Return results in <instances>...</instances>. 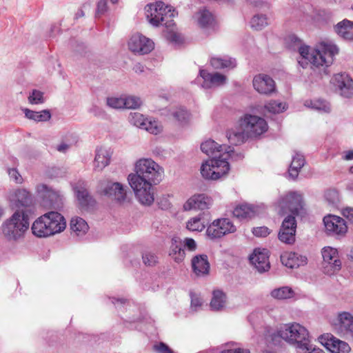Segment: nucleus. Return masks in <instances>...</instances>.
<instances>
[{
  "mask_svg": "<svg viewBox=\"0 0 353 353\" xmlns=\"http://www.w3.org/2000/svg\"><path fill=\"white\" fill-rule=\"evenodd\" d=\"M278 335L288 343L295 345L297 353H300L301 349L310 342L307 330L296 323L284 325L279 330Z\"/></svg>",
  "mask_w": 353,
  "mask_h": 353,
  "instance_id": "nucleus-4",
  "label": "nucleus"
},
{
  "mask_svg": "<svg viewBox=\"0 0 353 353\" xmlns=\"http://www.w3.org/2000/svg\"><path fill=\"white\" fill-rule=\"evenodd\" d=\"M170 256L177 263H180L184 259L185 251L182 248L181 239L177 236L172 239Z\"/></svg>",
  "mask_w": 353,
  "mask_h": 353,
  "instance_id": "nucleus-34",
  "label": "nucleus"
},
{
  "mask_svg": "<svg viewBox=\"0 0 353 353\" xmlns=\"http://www.w3.org/2000/svg\"><path fill=\"white\" fill-rule=\"evenodd\" d=\"M339 94L345 97L350 98L353 96V81L345 74H336L332 80Z\"/></svg>",
  "mask_w": 353,
  "mask_h": 353,
  "instance_id": "nucleus-18",
  "label": "nucleus"
},
{
  "mask_svg": "<svg viewBox=\"0 0 353 353\" xmlns=\"http://www.w3.org/2000/svg\"><path fill=\"white\" fill-rule=\"evenodd\" d=\"M191 309L194 311H197L203 305V299L200 297V296L191 293Z\"/></svg>",
  "mask_w": 353,
  "mask_h": 353,
  "instance_id": "nucleus-54",
  "label": "nucleus"
},
{
  "mask_svg": "<svg viewBox=\"0 0 353 353\" xmlns=\"http://www.w3.org/2000/svg\"><path fill=\"white\" fill-rule=\"evenodd\" d=\"M123 101L125 103L124 108L126 109H137L142 105L141 98L137 96H123Z\"/></svg>",
  "mask_w": 353,
  "mask_h": 353,
  "instance_id": "nucleus-47",
  "label": "nucleus"
},
{
  "mask_svg": "<svg viewBox=\"0 0 353 353\" xmlns=\"http://www.w3.org/2000/svg\"><path fill=\"white\" fill-rule=\"evenodd\" d=\"M323 271L325 274L333 275L341 268V261L339 259L338 251L332 247H325L322 250Z\"/></svg>",
  "mask_w": 353,
  "mask_h": 353,
  "instance_id": "nucleus-12",
  "label": "nucleus"
},
{
  "mask_svg": "<svg viewBox=\"0 0 353 353\" xmlns=\"http://www.w3.org/2000/svg\"><path fill=\"white\" fill-rule=\"evenodd\" d=\"M170 114L180 125H184L189 123L191 119V114L184 107H174L170 110Z\"/></svg>",
  "mask_w": 353,
  "mask_h": 353,
  "instance_id": "nucleus-33",
  "label": "nucleus"
},
{
  "mask_svg": "<svg viewBox=\"0 0 353 353\" xmlns=\"http://www.w3.org/2000/svg\"><path fill=\"white\" fill-rule=\"evenodd\" d=\"M8 173L10 178L16 183L20 184L23 182V178L17 169H8Z\"/></svg>",
  "mask_w": 353,
  "mask_h": 353,
  "instance_id": "nucleus-56",
  "label": "nucleus"
},
{
  "mask_svg": "<svg viewBox=\"0 0 353 353\" xmlns=\"http://www.w3.org/2000/svg\"><path fill=\"white\" fill-rule=\"evenodd\" d=\"M288 47L298 50L300 57L299 64L303 68L310 63L314 66H328L332 63L333 57L338 54L339 49L336 45L321 42L316 49H311L308 46L302 45L301 41L295 35H289L285 39Z\"/></svg>",
  "mask_w": 353,
  "mask_h": 353,
  "instance_id": "nucleus-2",
  "label": "nucleus"
},
{
  "mask_svg": "<svg viewBox=\"0 0 353 353\" xmlns=\"http://www.w3.org/2000/svg\"><path fill=\"white\" fill-rule=\"evenodd\" d=\"M98 192L119 203L127 201V187L119 182L108 179L100 181L97 187Z\"/></svg>",
  "mask_w": 353,
  "mask_h": 353,
  "instance_id": "nucleus-7",
  "label": "nucleus"
},
{
  "mask_svg": "<svg viewBox=\"0 0 353 353\" xmlns=\"http://www.w3.org/2000/svg\"><path fill=\"white\" fill-rule=\"evenodd\" d=\"M194 19L198 26L202 28L210 27L214 21L212 14L205 8L200 9L195 14Z\"/></svg>",
  "mask_w": 353,
  "mask_h": 353,
  "instance_id": "nucleus-37",
  "label": "nucleus"
},
{
  "mask_svg": "<svg viewBox=\"0 0 353 353\" xmlns=\"http://www.w3.org/2000/svg\"><path fill=\"white\" fill-rule=\"evenodd\" d=\"M205 227V224L201 220V215L190 219L186 223L187 229L192 232H201Z\"/></svg>",
  "mask_w": 353,
  "mask_h": 353,
  "instance_id": "nucleus-44",
  "label": "nucleus"
},
{
  "mask_svg": "<svg viewBox=\"0 0 353 353\" xmlns=\"http://www.w3.org/2000/svg\"><path fill=\"white\" fill-rule=\"evenodd\" d=\"M23 112L26 118L37 122L47 121L51 119V113L48 110L37 112L26 108Z\"/></svg>",
  "mask_w": 353,
  "mask_h": 353,
  "instance_id": "nucleus-40",
  "label": "nucleus"
},
{
  "mask_svg": "<svg viewBox=\"0 0 353 353\" xmlns=\"http://www.w3.org/2000/svg\"><path fill=\"white\" fill-rule=\"evenodd\" d=\"M107 0H99L97 6L96 17H99L104 14L107 11Z\"/></svg>",
  "mask_w": 353,
  "mask_h": 353,
  "instance_id": "nucleus-58",
  "label": "nucleus"
},
{
  "mask_svg": "<svg viewBox=\"0 0 353 353\" xmlns=\"http://www.w3.org/2000/svg\"><path fill=\"white\" fill-rule=\"evenodd\" d=\"M254 90L259 94L270 95L276 91L274 81L268 75L259 74L252 81Z\"/></svg>",
  "mask_w": 353,
  "mask_h": 353,
  "instance_id": "nucleus-17",
  "label": "nucleus"
},
{
  "mask_svg": "<svg viewBox=\"0 0 353 353\" xmlns=\"http://www.w3.org/2000/svg\"><path fill=\"white\" fill-rule=\"evenodd\" d=\"M143 262L145 265L153 266L157 263V256L151 252L146 251L142 255Z\"/></svg>",
  "mask_w": 353,
  "mask_h": 353,
  "instance_id": "nucleus-53",
  "label": "nucleus"
},
{
  "mask_svg": "<svg viewBox=\"0 0 353 353\" xmlns=\"http://www.w3.org/2000/svg\"><path fill=\"white\" fill-rule=\"evenodd\" d=\"M323 223L326 232L330 236H343L347 231L345 220L339 216H326L323 219Z\"/></svg>",
  "mask_w": 353,
  "mask_h": 353,
  "instance_id": "nucleus-15",
  "label": "nucleus"
},
{
  "mask_svg": "<svg viewBox=\"0 0 353 353\" xmlns=\"http://www.w3.org/2000/svg\"><path fill=\"white\" fill-rule=\"evenodd\" d=\"M77 199L82 208H88L94 203L83 183H78L74 188Z\"/></svg>",
  "mask_w": 353,
  "mask_h": 353,
  "instance_id": "nucleus-26",
  "label": "nucleus"
},
{
  "mask_svg": "<svg viewBox=\"0 0 353 353\" xmlns=\"http://www.w3.org/2000/svg\"><path fill=\"white\" fill-rule=\"evenodd\" d=\"M184 246L190 251H194L196 248L195 241L191 238H185L184 240Z\"/></svg>",
  "mask_w": 353,
  "mask_h": 353,
  "instance_id": "nucleus-60",
  "label": "nucleus"
},
{
  "mask_svg": "<svg viewBox=\"0 0 353 353\" xmlns=\"http://www.w3.org/2000/svg\"><path fill=\"white\" fill-rule=\"evenodd\" d=\"M226 137L231 144L236 145L244 143L248 138L245 130L241 128V124L239 127L229 130L227 132Z\"/></svg>",
  "mask_w": 353,
  "mask_h": 353,
  "instance_id": "nucleus-31",
  "label": "nucleus"
},
{
  "mask_svg": "<svg viewBox=\"0 0 353 353\" xmlns=\"http://www.w3.org/2000/svg\"><path fill=\"white\" fill-rule=\"evenodd\" d=\"M145 13L148 21L153 26L161 25L170 27L172 25L174 11L162 1L147 5L145 7Z\"/></svg>",
  "mask_w": 353,
  "mask_h": 353,
  "instance_id": "nucleus-5",
  "label": "nucleus"
},
{
  "mask_svg": "<svg viewBox=\"0 0 353 353\" xmlns=\"http://www.w3.org/2000/svg\"><path fill=\"white\" fill-rule=\"evenodd\" d=\"M107 105L114 109H121L124 108L125 103L123 101V97H108L106 100Z\"/></svg>",
  "mask_w": 353,
  "mask_h": 353,
  "instance_id": "nucleus-51",
  "label": "nucleus"
},
{
  "mask_svg": "<svg viewBox=\"0 0 353 353\" xmlns=\"http://www.w3.org/2000/svg\"><path fill=\"white\" fill-rule=\"evenodd\" d=\"M201 151L211 159L207 160L201 167L202 176L208 180H218L225 176L230 170L229 159H243L241 153H235L231 146L219 145L209 139L201 145Z\"/></svg>",
  "mask_w": 353,
  "mask_h": 353,
  "instance_id": "nucleus-1",
  "label": "nucleus"
},
{
  "mask_svg": "<svg viewBox=\"0 0 353 353\" xmlns=\"http://www.w3.org/2000/svg\"><path fill=\"white\" fill-rule=\"evenodd\" d=\"M70 228L77 236H81L88 230V225L82 218L73 217L70 221Z\"/></svg>",
  "mask_w": 353,
  "mask_h": 353,
  "instance_id": "nucleus-41",
  "label": "nucleus"
},
{
  "mask_svg": "<svg viewBox=\"0 0 353 353\" xmlns=\"http://www.w3.org/2000/svg\"><path fill=\"white\" fill-rule=\"evenodd\" d=\"M192 267L194 272L197 276L208 274L210 270V263L208 256L205 254L195 256L192 259Z\"/></svg>",
  "mask_w": 353,
  "mask_h": 353,
  "instance_id": "nucleus-29",
  "label": "nucleus"
},
{
  "mask_svg": "<svg viewBox=\"0 0 353 353\" xmlns=\"http://www.w3.org/2000/svg\"><path fill=\"white\" fill-rule=\"evenodd\" d=\"M128 183L134 192L135 196L143 205H150L154 201L153 182L143 181L137 176L128 178Z\"/></svg>",
  "mask_w": 353,
  "mask_h": 353,
  "instance_id": "nucleus-8",
  "label": "nucleus"
},
{
  "mask_svg": "<svg viewBox=\"0 0 353 353\" xmlns=\"http://www.w3.org/2000/svg\"><path fill=\"white\" fill-rule=\"evenodd\" d=\"M199 74L203 79L202 87L210 89L223 85L226 83V76L219 72L210 73L205 70H200Z\"/></svg>",
  "mask_w": 353,
  "mask_h": 353,
  "instance_id": "nucleus-20",
  "label": "nucleus"
},
{
  "mask_svg": "<svg viewBox=\"0 0 353 353\" xmlns=\"http://www.w3.org/2000/svg\"><path fill=\"white\" fill-rule=\"evenodd\" d=\"M152 348L156 353H174L169 346L163 342L155 343Z\"/></svg>",
  "mask_w": 353,
  "mask_h": 353,
  "instance_id": "nucleus-55",
  "label": "nucleus"
},
{
  "mask_svg": "<svg viewBox=\"0 0 353 353\" xmlns=\"http://www.w3.org/2000/svg\"><path fill=\"white\" fill-rule=\"evenodd\" d=\"M305 161L303 154L296 153L292 157V163L289 168V176L295 179L299 175V172L305 165Z\"/></svg>",
  "mask_w": 353,
  "mask_h": 353,
  "instance_id": "nucleus-38",
  "label": "nucleus"
},
{
  "mask_svg": "<svg viewBox=\"0 0 353 353\" xmlns=\"http://www.w3.org/2000/svg\"><path fill=\"white\" fill-rule=\"evenodd\" d=\"M303 195L296 191H290L281 196L279 201V206L283 214L291 212L290 216L301 214L305 212Z\"/></svg>",
  "mask_w": 353,
  "mask_h": 353,
  "instance_id": "nucleus-9",
  "label": "nucleus"
},
{
  "mask_svg": "<svg viewBox=\"0 0 353 353\" xmlns=\"http://www.w3.org/2000/svg\"><path fill=\"white\" fill-rule=\"evenodd\" d=\"M342 214L349 221L353 223V208L347 207L344 208L342 211Z\"/></svg>",
  "mask_w": 353,
  "mask_h": 353,
  "instance_id": "nucleus-61",
  "label": "nucleus"
},
{
  "mask_svg": "<svg viewBox=\"0 0 353 353\" xmlns=\"http://www.w3.org/2000/svg\"><path fill=\"white\" fill-rule=\"evenodd\" d=\"M143 130L153 134H158L162 131V125L157 121L148 119Z\"/></svg>",
  "mask_w": 353,
  "mask_h": 353,
  "instance_id": "nucleus-49",
  "label": "nucleus"
},
{
  "mask_svg": "<svg viewBox=\"0 0 353 353\" xmlns=\"http://www.w3.org/2000/svg\"><path fill=\"white\" fill-rule=\"evenodd\" d=\"M265 109L269 112L279 114L283 112L285 109V104L276 101L271 100L265 105Z\"/></svg>",
  "mask_w": 353,
  "mask_h": 353,
  "instance_id": "nucleus-48",
  "label": "nucleus"
},
{
  "mask_svg": "<svg viewBox=\"0 0 353 353\" xmlns=\"http://www.w3.org/2000/svg\"><path fill=\"white\" fill-rule=\"evenodd\" d=\"M219 353H250V350L238 345L234 343H228L223 345Z\"/></svg>",
  "mask_w": 353,
  "mask_h": 353,
  "instance_id": "nucleus-45",
  "label": "nucleus"
},
{
  "mask_svg": "<svg viewBox=\"0 0 353 353\" xmlns=\"http://www.w3.org/2000/svg\"><path fill=\"white\" fill-rule=\"evenodd\" d=\"M128 47L132 52L145 54L154 49V43L145 36L140 33H136L132 35L129 39Z\"/></svg>",
  "mask_w": 353,
  "mask_h": 353,
  "instance_id": "nucleus-14",
  "label": "nucleus"
},
{
  "mask_svg": "<svg viewBox=\"0 0 353 353\" xmlns=\"http://www.w3.org/2000/svg\"><path fill=\"white\" fill-rule=\"evenodd\" d=\"M325 346L332 353H350L351 350L347 343L333 336L327 339Z\"/></svg>",
  "mask_w": 353,
  "mask_h": 353,
  "instance_id": "nucleus-30",
  "label": "nucleus"
},
{
  "mask_svg": "<svg viewBox=\"0 0 353 353\" xmlns=\"http://www.w3.org/2000/svg\"><path fill=\"white\" fill-rule=\"evenodd\" d=\"M29 228L28 215L21 210L16 211L1 225L3 236L8 241H17L23 236Z\"/></svg>",
  "mask_w": 353,
  "mask_h": 353,
  "instance_id": "nucleus-3",
  "label": "nucleus"
},
{
  "mask_svg": "<svg viewBox=\"0 0 353 353\" xmlns=\"http://www.w3.org/2000/svg\"><path fill=\"white\" fill-rule=\"evenodd\" d=\"M32 234L39 238L48 237L54 235L53 230L48 222L47 214L39 217L32 225Z\"/></svg>",
  "mask_w": 353,
  "mask_h": 353,
  "instance_id": "nucleus-22",
  "label": "nucleus"
},
{
  "mask_svg": "<svg viewBox=\"0 0 353 353\" xmlns=\"http://www.w3.org/2000/svg\"><path fill=\"white\" fill-rule=\"evenodd\" d=\"M112 152L110 148L99 147L96 150L94 168L98 171L103 170L110 163Z\"/></svg>",
  "mask_w": 353,
  "mask_h": 353,
  "instance_id": "nucleus-24",
  "label": "nucleus"
},
{
  "mask_svg": "<svg viewBox=\"0 0 353 353\" xmlns=\"http://www.w3.org/2000/svg\"><path fill=\"white\" fill-rule=\"evenodd\" d=\"M268 25V20L264 14H255L250 21L251 28L256 30H261Z\"/></svg>",
  "mask_w": 353,
  "mask_h": 353,
  "instance_id": "nucleus-43",
  "label": "nucleus"
},
{
  "mask_svg": "<svg viewBox=\"0 0 353 353\" xmlns=\"http://www.w3.org/2000/svg\"><path fill=\"white\" fill-rule=\"evenodd\" d=\"M46 214L48 218L49 224L53 230L54 235L65 230L66 221L62 214L54 211H50Z\"/></svg>",
  "mask_w": 353,
  "mask_h": 353,
  "instance_id": "nucleus-28",
  "label": "nucleus"
},
{
  "mask_svg": "<svg viewBox=\"0 0 353 353\" xmlns=\"http://www.w3.org/2000/svg\"><path fill=\"white\" fill-rule=\"evenodd\" d=\"M226 295L221 290H214L210 301V308L213 311H221L225 307Z\"/></svg>",
  "mask_w": 353,
  "mask_h": 353,
  "instance_id": "nucleus-39",
  "label": "nucleus"
},
{
  "mask_svg": "<svg viewBox=\"0 0 353 353\" xmlns=\"http://www.w3.org/2000/svg\"><path fill=\"white\" fill-rule=\"evenodd\" d=\"M300 353H325L324 351L320 348L314 347L311 342L306 347L301 348Z\"/></svg>",
  "mask_w": 353,
  "mask_h": 353,
  "instance_id": "nucleus-59",
  "label": "nucleus"
},
{
  "mask_svg": "<svg viewBox=\"0 0 353 353\" xmlns=\"http://www.w3.org/2000/svg\"><path fill=\"white\" fill-rule=\"evenodd\" d=\"M211 205V199L205 194H198L192 196L183 204L185 211L191 210H205Z\"/></svg>",
  "mask_w": 353,
  "mask_h": 353,
  "instance_id": "nucleus-21",
  "label": "nucleus"
},
{
  "mask_svg": "<svg viewBox=\"0 0 353 353\" xmlns=\"http://www.w3.org/2000/svg\"><path fill=\"white\" fill-rule=\"evenodd\" d=\"M296 221L295 216H286L281 225L278 234L279 239L286 244H292L295 242Z\"/></svg>",
  "mask_w": 353,
  "mask_h": 353,
  "instance_id": "nucleus-16",
  "label": "nucleus"
},
{
  "mask_svg": "<svg viewBox=\"0 0 353 353\" xmlns=\"http://www.w3.org/2000/svg\"><path fill=\"white\" fill-rule=\"evenodd\" d=\"M339 330L343 334L353 332V316L346 312H341L338 316Z\"/></svg>",
  "mask_w": 353,
  "mask_h": 353,
  "instance_id": "nucleus-35",
  "label": "nucleus"
},
{
  "mask_svg": "<svg viewBox=\"0 0 353 353\" xmlns=\"http://www.w3.org/2000/svg\"><path fill=\"white\" fill-rule=\"evenodd\" d=\"M338 35L347 40H353V21L343 19L334 27Z\"/></svg>",
  "mask_w": 353,
  "mask_h": 353,
  "instance_id": "nucleus-32",
  "label": "nucleus"
},
{
  "mask_svg": "<svg viewBox=\"0 0 353 353\" xmlns=\"http://www.w3.org/2000/svg\"><path fill=\"white\" fill-rule=\"evenodd\" d=\"M168 39L175 43H179L181 41V37L176 32H170L168 35Z\"/></svg>",
  "mask_w": 353,
  "mask_h": 353,
  "instance_id": "nucleus-62",
  "label": "nucleus"
},
{
  "mask_svg": "<svg viewBox=\"0 0 353 353\" xmlns=\"http://www.w3.org/2000/svg\"><path fill=\"white\" fill-rule=\"evenodd\" d=\"M36 190L43 200L49 203L51 208L56 210H60L63 208L64 197L60 191L52 189L46 184L37 185Z\"/></svg>",
  "mask_w": 353,
  "mask_h": 353,
  "instance_id": "nucleus-13",
  "label": "nucleus"
},
{
  "mask_svg": "<svg viewBox=\"0 0 353 353\" xmlns=\"http://www.w3.org/2000/svg\"><path fill=\"white\" fill-rule=\"evenodd\" d=\"M135 173H131L128 178L137 176L143 181L159 183L163 176V169L152 159H140L134 165Z\"/></svg>",
  "mask_w": 353,
  "mask_h": 353,
  "instance_id": "nucleus-6",
  "label": "nucleus"
},
{
  "mask_svg": "<svg viewBox=\"0 0 353 353\" xmlns=\"http://www.w3.org/2000/svg\"><path fill=\"white\" fill-rule=\"evenodd\" d=\"M148 119V118H145L139 112H132L129 115V121L130 123L141 129L145 127V123Z\"/></svg>",
  "mask_w": 353,
  "mask_h": 353,
  "instance_id": "nucleus-46",
  "label": "nucleus"
},
{
  "mask_svg": "<svg viewBox=\"0 0 353 353\" xmlns=\"http://www.w3.org/2000/svg\"><path fill=\"white\" fill-rule=\"evenodd\" d=\"M70 146L69 144L61 143L57 146V149L59 152H65L69 149Z\"/></svg>",
  "mask_w": 353,
  "mask_h": 353,
  "instance_id": "nucleus-63",
  "label": "nucleus"
},
{
  "mask_svg": "<svg viewBox=\"0 0 353 353\" xmlns=\"http://www.w3.org/2000/svg\"><path fill=\"white\" fill-rule=\"evenodd\" d=\"M270 295L275 299L284 300L294 297V292L288 286H283L272 290Z\"/></svg>",
  "mask_w": 353,
  "mask_h": 353,
  "instance_id": "nucleus-42",
  "label": "nucleus"
},
{
  "mask_svg": "<svg viewBox=\"0 0 353 353\" xmlns=\"http://www.w3.org/2000/svg\"><path fill=\"white\" fill-rule=\"evenodd\" d=\"M252 233L257 237H265L270 234V231L267 227L261 226L253 228Z\"/></svg>",
  "mask_w": 353,
  "mask_h": 353,
  "instance_id": "nucleus-57",
  "label": "nucleus"
},
{
  "mask_svg": "<svg viewBox=\"0 0 353 353\" xmlns=\"http://www.w3.org/2000/svg\"><path fill=\"white\" fill-rule=\"evenodd\" d=\"M281 261L283 265L290 268H296L307 263V258L305 256L292 252L282 254Z\"/></svg>",
  "mask_w": 353,
  "mask_h": 353,
  "instance_id": "nucleus-23",
  "label": "nucleus"
},
{
  "mask_svg": "<svg viewBox=\"0 0 353 353\" xmlns=\"http://www.w3.org/2000/svg\"><path fill=\"white\" fill-rule=\"evenodd\" d=\"M250 261L260 273L268 271L270 268L268 251L266 249H255L250 256Z\"/></svg>",
  "mask_w": 353,
  "mask_h": 353,
  "instance_id": "nucleus-19",
  "label": "nucleus"
},
{
  "mask_svg": "<svg viewBox=\"0 0 353 353\" xmlns=\"http://www.w3.org/2000/svg\"><path fill=\"white\" fill-rule=\"evenodd\" d=\"M10 202L17 208L28 206L32 203L31 195L25 189H17L9 194Z\"/></svg>",
  "mask_w": 353,
  "mask_h": 353,
  "instance_id": "nucleus-25",
  "label": "nucleus"
},
{
  "mask_svg": "<svg viewBox=\"0 0 353 353\" xmlns=\"http://www.w3.org/2000/svg\"><path fill=\"white\" fill-rule=\"evenodd\" d=\"M210 64L216 70L232 69L236 65L235 59L228 57H213L210 59Z\"/></svg>",
  "mask_w": 353,
  "mask_h": 353,
  "instance_id": "nucleus-36",
  "label": "nucleus"
},
{
  "mask_svg": "<svg viewBox=\"0 0 353 353\" xmlns=\"http://www.w3.org/2000/svg\"><path fill=\"white\" fill-rule=\"evenodd\" d=\"M240 122L241 128L245 130L248 137L259 136L268 130L265 120L256 115L245 114L241 119Z\"/></svg>",
  "mask_w": 353,
  "mask_h": 353,
  "instance_id": "nucleus-10",
  "label": "nucleus"
},
{
  "mask_svg": "<svg viewBox=\"0 0 353 353\" xmlns=\"http://www.w3.org/2000/svg\"><path fill=\"white\" fill-rule=\"evenodd\" d=\"M28 102L32 105L43 103L44 102L43 93L41 91L33 90L28 97Z\"/></svg>",
  "mask_w": 353,
  "mask_h": 353,
  "instance_id": "nucleus-52",
  "label": "nucleus"
},
{
  "mask_svg": "<svg viewBox=\"0 0 353 353\" xmlns=\"http://www.w3.org/2000/svg\"><path fill=\"white\" fill-rule=\"evenodd\" d=\"M236 230V226L228 219H218L214 220L207 228L206 234L212 240L221 239Z\"/></svg>",
  "mask_w": 353,
  "mask_h": 353,
  "instance_id": "nucleus-11",
  "label": "nucleus"
},
{
  "mask_svg": "<svg viewBox=\"0 0 353 353\" xmlns=\"http://www.w3.org/2000/svg\"><path fill=\"white\" fill-rule=\"evenodd\" d=\"M260 212V208L252 204H241L236 206L233 214L240 219H251Z\"/></svg>",
  "mask_w": 353,
  "mask_h": 353,
  "instance_id": "nucleus-27",
  "label": "nucleus"
},
{
  "mask_svg": "<svg viewBox=\"0 0 353 353\" xmlns=\"http://www.w3.org/2000/svg\"><path fill=\"white\" fill-rule=\"evenodd\" d=\"M343 159L346 161H350L353 159V150H349L345 152V156L343 157Z\"/></svg>",
  "mask_w": 353,
  "mask_h": 353,
  "instance_id": "nucleus-64",
  "label": "nucleus"
},
{
  "mask_svg": "<svg viewBox=\"0 0 353 353\" xmlns=\"http://www.w3.org/2000/svg\"><path fill=\"white\" fill-rule=\"evenodd\" d=\"M307 106H311L312 108L315 110L323 111L325 112H329L330 111V107L328 103L323 100H314L310 102V105L307 102L305 103Z\"/></svg>",
  "mask_w": 353,
  "mask_h": 353,
  "instance_id": "nucleus-50",
  "label": "nucleus"
}]
</instances>
